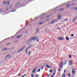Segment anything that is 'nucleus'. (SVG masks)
<instances>
[{
	"label": "nucleus",
	"instance_id": "nucleus-1",
	"mask_svg": "<svg viewBox=\"0 0 77 77\" xmlns=\"http://www.w3.org/2000/svg\"><path fill=\"white\" fill-rule=\"evenodd\" d=\"M63 63L61 62L60 63V65H59V67L60 69H62L63 67Z\"/></svg>",
	"mask_w": 77,
	"mask_h": 77
},
{
	"label": "nucleus",
	"instance_id": "nucleus-2",
	"mask_svg": "<svg viewBox=\"0 0 77 77\" xmlns=\"http://www.w3.org/2000/svg\"><path fill=\"white\" fill-rule=\"evenodd\" d=\"M38 36H37L35 37H33L30 39V41H32V40H33V41H35V39H37L38 38Z\"/></svg>",
	"mask_w": 77,
	"mask_h": 77
},
{
	"label": "nucleus",
	"instance_id": "nucleus-3",
	"mask_svg": "<svg viewBox=\"0 0 77 77\" xmlns=\"http://www.w3.org/2000/svg\"><path fill=\"white\" fill-rule=\"evenodd\" d=\"M56 22H57V20L55 19L52 21L50 23L51 24H53V23H56Z\"/></svg>",
	"mask_w": 77,
	"mask_h": 77
},
{
	"label": "nucleus",
	"instance_id": "nucleus-4",
	"mask_svg": "<svg viewBox=\"0 0 77 77\" xmlns=\"http://www.w3.org/2000/svg\"><path fill=\"white\" fill-rule=\"evenodd\" d=\"M32 46H33L32 45H31V46H29V47L27 48L26 49V51H26V53H27V50H28V49L29 48H30V47H32Z\"/></svg>",
	"mask_w": 77,
	"mask_h": 77
},
{
	"label": "nucleus",
	"instance_id": "nucleus-5",
	"mask_svg": "<svg viewBox=\"0 0 77 77\" xmlns=\"http://www.w3.org/2000/svg\"><path fill=\"white\" fill-rule=\"evenodd\" d=\"M26 47V46H24L20 50V51H22L24 50V49Z\"/></svg>",
	"mask_w": 77,
	"mask_h": 77
},
{
	"label": "nucleus",
	"instance_id": "nucleus-6",
	"mask_svg": "<svg viewBox=\"0 0 77 77\" xmlns=\"http://www.w3.org/2000/svg\"><path fill=\"white\" fill-rule=\"evenodd\" d=\"M72 60H71L69 62V65H72Z\"/></svg>",
	"mask_w": 77,
	"mask_h": 77
},
{
	"label": "nucleus",
	"instance_id": "nucleus-7",
	"mask_svg": "<svg viewBox=\"0 0 77 77\" xmlns=\"http://www.w3.org/2000/svg\"><path fill=\"white\" fill-rule=\"evenodd\" d=\"M59 40H63L64 39V38L63 37H60L59 38Z\"/></svg>",
	"mask_w": 77,
	"mask_h": 77
},
{
	"label": "nucleus",
	"instance_id": "nucleus-8",
	"mask_svg": "<svg viewBox=\"0 0 77 77\" xmlns=\"http://www.w3.org/2000/svg\"><path fill=\"white\" fill-rule=\"evenodd\" d=\"M36 68H34V69H33L32 70L33 73H35V71H36Z\"/></svg>",
	"mask_w": 77,
	"mask_h": 77
},
{
	"label": "nucleus",
	"instance_id": "nucleus-9",
	"mask_svg": "<svg viewBox=\"0 0 77 77\" xmlns=\"http://www.w3.org/2000/svg\"><path fill=\"white\" fill-rule=\"evenodd\" d=\"M61 17V15H59L58 16V20H60Z\"/></svg>",
	"mask_w": 77,
	"mask_h": 77
},
{
	"label": "nucleus",
	"instance_id": "nucleus-10",
	"mask_svg": "<svg viewBox=\"0 0 77 77\" xmlns=\"http://www.w3.org/2000/svg\"><path fill=\"white\" fill-rule=\"evenodd\" d=\"M72 73L73 74L72 75H74L75 74V72L74 71H72Z\"/></svg>",
	"mask_w": 77,
	"mask_h": 77
},
{
	"label": "nucleus",
	"instance_id": "nucleus-11",
	"mask_svg": "<svg viewBox=\"0 0 77 77\" xmlns=\"http://www.w3.org/2000/svg\"><path fill=\"white\" fill-rule=\"evenodd\" d=\"M46 67L48 68H51L50 66H48V64H46Z\"/></svg>",
	"mask_w": 77,
	"mask_h": 77
},
{
	"label": "nucleus",
	"instance_id": "nucleus-12",
	"mask_svg": "<svg viewBox=\"0 0 77 77\" xmlns=\"http://www.w3.org/2000/svg\"><path fill=\"white\" fill-rule=\"evenodd\" d=\"M8 57H9V55H8L6 57H5V60H7V58H8Z\"/></svg>",
	"mask_w": 77,
	"mask_h": 77
},
{
	"label": "nucleus",
	"instance_id": "nucleus-13",
	"mask_svg": "<svg viewBox=\"0 0 77 77\" xmlns=\"http://www.w3.org/2000/svg\"><path fill=\"white\" fill-rule=\"evenodd\" d=\"M66 39L67 41H69V38H68V37H66Z\"/></svg>",
	"mask_w": 77,
	"mask_h": 77
},
{
	"label": "nucleus",
	"instance_id": "nucleus-14",
	"mask_svg": "<svg viewBox=\"0 0 77 77\" xmlns=\"http://www.w3.org/2000/svg\"><path fill=\"white\" fill-rule=\"evenodd\" d=\"M9 3H10V2H7V3H6V5H7L8 6L9 5Z\"/></svg>",
	"mask_w": 77,
	"mask_h": 77
},
{
	"label": "nucleus",
	"instance_id": "nucleus-15",
	"mask_svg": "<svg viewBox=\"0 0 77 77\" xmlns=\"http://www.w3.org/2000/svg\"><path fill=\"white\" fill-rule=\"evenodd\" d=\"M65 77V74H63L62 75V77Z\"/></svg>",
	"mask_w": 77,
	"mask_h": 77
},
{
	"label": "nucleus",
	"instance_id": "nucleus-16",
	"mask_svg": "<svg viewBox=\"0 0 77 77\" xmlns=\"http://www.w3.org/2000/svg\"><path fill=\"white\" fill-rule=\"evenodd\" d=\"M69 56L70 59H71V55H69Z\"/></svg>",
	"mask_w": 77,
	"mask_h": 77
},
{
	"label": "nucleus",
	"instance_id": "nucleus-17",
	"mask_svg": "<svg viewBox=\"0 0 77 77\" xmlns=\"http://www.w3.org/2000/svg\"><path fill=\"white\" fill-rule=\"evenodd\" d=\"M70 76H71V74H67L68 77H70Z\"/></svg>",
	"mask_w": 77,
	"mask_h": 77
},
{
	"label": "nucleus",
	"instance_id": "nucleus-18",
	"mask_svg": "<svg viewBox=\"0 0 77 77\" xmlns=\"http://www.w3.org/2000/svg\"><path fill=\"white\" fill-rule=\"evenodd\" d=\"M5 4H6V1H4L3 3V5H5Z\"/></svg>",
	"mask_w": 77,
	"mask_h": 77
},
{
	"label": "nucleus",
	"instance_id": "nucleus-19",
	"mask_svg": "<svg viewBox=\"0 0 77 77\" xmlns=\"http://www.w3.org/2000/svg\"><path fill=\"white\" fill-rule=\"evenodd\" d=\"M68 20V19H66L65 20L63 21H67Z\"/></svg>",
	"mask_w": 77,
	"mask_h": 77
},
{
	"label": "nucleus",
	"instance_id": "nucleus-20",
	"mask_svg": "<svg viewBox=\"0 0 77 77\" xmlns=\"http://www.w3.org/2000/svg\"><path fill=\"white\" fill-rule=\"evenodd\" d=\"M31 77H34L33 76V73H31Z\"/></svg>",
	"mask_w": 77,
	"mask_h": 77
},
{
	"label": "nucleus",
	"instance_id": "nucleus-21",
	"mask_svg": "<svg viewBox=\"0 0 77 77\" xmlns=\"http://www.w3.org/2000/svg\"><path fill=\"white\" fill-rule=\"evenodd\" d=\"M39 29H37L36 32H38V31H39Z\"/></svg>",
	"mask_w": 77,
	"mask_h": 77
},
{
	"label": "nucleus",
	"instance_id": "nucleus-22",
	"mask_svg": "<svg viewBox=\"0 0 77 77\" xmlns=\"http://www.w3.org/2000/svg\"><path fill=\"white\" fill-rule=\"evenodd\" d=\"M6 50H7V48H5L3 49V51H6Z\"/></svg>",
	"mask_w": 77,
	"mask_h": 77
},
{
	"label": "nucleus",
	"instance_id": "nucleus-23",
	"mask_svg": "<svg viewBox=\"0 0 77 77\" xmlns=\"http://www.w3.org/2000/svg\"><path fill=\"white\" fill-rule=\"evenodd\" d=\"M66 63H67V61H65V63H64V65H66Z\"/></svg>",
	"mask_w": 77,
	"mask_h": 77
},
{
	"label": "nucleus",
	"instance_id": "nucleus-24",
	"mask_svg": "<svg viewBox=\"0 0 77 77\" xmlns=\"http://www.w3.org/2000/svg\"><path fill=\"white\" fill-rule=\"evenodd\" d=\"M50 72H53V70L51 69L50 70Z\"/></svg>",
	"mask_w": 77,
	"mask_h": 77
},
{
	"label": "nucleus",
	"instance_id": "nucleus-25",
	"mask_svg": "<svg viewBox=\"0 0 77 77\" xmlns=\"http://www.w3.org/2000/svg\"><path fill=\"white\" fill-rule=\"evenodd\" d=\"M74 36V34H72L71 35V37H73V36Z\"/></svg>",
	"mask_w": 77,
	"mask_h": 77
},
{
	"label": "nucleus",
	"instance_id": "nucleus-26",
	"mask_svg": "<svg viewBox=\"0 0 77 77\" xmlns=\"http://www.w3.org/2000/svg\"><path fill=\"white\" fill-rule=\"evenodd\" d=\"M26 75V74H25V75H23V76H21V77H24V76H25Z\"/></svg>",
	"mask_w": 77,
	"mask_h": 77
},
{
	"label": "nucleus",
	"instance_id": "nucleus-27",
	"mask_svg": "<svg viewBox=\"0 0 77 77\" xmlns=\"http://www.w3.org/2000/svg\"><path fill=\"white\" fill-rule=\"evenodd\" d=\"M55 74H56V72L55 71L54 72L53 75L54 76V75H55Z\"/></svg>",
	"mask_w": 77,
	"mask_h": 77
},
{
	"label": "nucleus",
	"instance_id": "nucleus-28",
	"mask_svg": "<svg viewBox=\"0 0 77 77\" xmlns=\"http://www.w3.org/2000/svg\"><path fill=\"white\" fill-rule=\"evenodd\" d=\"M72 70H73V71H75V69L73 68V69H72Z\"/></svg>",
	"mask_w": 77,
	"mask_h": 77
},
{
	"label": "nucleus",
	"instance_id": "nucleus-29",
	"mask_svg": "<svg viewBox=\"0 0 77 77\" xmlns=\"http://www.w3.org/2000/svg\"><path fill=\"white\" fill-rule=\"evenodd\" d=\"M3 10L2 9H0V12H2Z\"/></svg>",
	"mask_w": 77,
	"mask_h": 77
},
{
	"label": "nucleus",
	"instance_id": "nucleus-30",
	"mask_svg": "<svg viewBox=\"0 0 77 77\" xmlns=\"http://www.w3.org/2000/svg\"><path fill=\"white\" fill-rule=\"evenodd\" d=\"M40 71H41V70L40 69H39L38 70V72H40Z\"/></svg>",
	"mask_w": 77,
	"mask_h": 77
},
{
	"label": "nucleus",
	"instance_id": "nucleus-31",
	"mask_svg": "<svg viewBox=\"0 0 77 77\" xmlns=\"http://www.w3.org/2000/svg\"><path fill=\"white\" fill-rule=\"evenodd\" d=\"M62 10H63V9L62 8L59 11H62Z\"/></svg>",
	"mask_w": 77,
	"mask_h": 77
},
{
	"label": "nucleus",
	"instance_id": "nucleus-32",
	"mask_svg": "<svg viewBox=\"0 0 77 77\" xmlns=\"http://www.w3.org/2000/svg\"><path fill=\"white\" fill-rule=\"evenodd\" d=\"M26 22L27 23H26L25 24V25H27V24H28V23H28V22H27V21H26Z\"/></svg>",
	"mask_w": 77,
	"mask_h": 77
},
{
	"label": "nucleus",
	"instance_id": "nucleus-33",
	"mask_svg": "<svg viewBox=\"0 0 77 77\" xmlns=\"http://www.w3.org/2000/svg\"><path fill=\"white\" fill-rule=\"evenodd\" d=\"M37 42H39V39L37 38L36 39Z\"/></svg>",
	"mask_w": 77,
	"mask_h": 77
},
{
	"label": "nucleus",
	"instance_id": "nucleus-34",
	"mask_svg": "<svg viewBox=\"0 0 77 77\" xmlns=\"http://www.w3.org/2000/svg\"><path fill=\"white\" fill-rule=\"evenodd\" d=\"M39 75H35V77H38Z\"/></svg>",
	"mask_w": 77,
	"mask_h": 77
},
{
	"label": "nucleus",
	"instance_id": "nucleus-35",
	"mask_svg": "<svg viewBox=\"0 0 77 77\" xmlns=\"http://www.w3.org/2000/svg\"><path fill=\"white\" fill-rule=\"evenodd\" d=\"M38 18V17H35V20H36V19H37Z\"/></svg>",
	"mask_w": 77,
	"mask_h": 77
},
{
	"label": "nucleus",
	"instance_id": "nucleus-36",
	"mask_svg": "<svg viewBox=\"0 0 77 77\" xmlns=\"http://www.w3.org/2000/svg\"><path fill=\"white\" fill-rule=\"evenodd\" d=\"M15 11H16L15 10H13L12 11H11V12H15Z\"/></svg>",
	"mask_w": 77,
	"mask_h": 77
},
{
	"label": "nucleus",
	"instance_id": "nucleus-37",
	"mask_svg": "<svg viewBox=\"0 0 77 77\" xmlns=\"http://www.w3.org/2000/svg\"><path fill=\"white\" fill-rule=\"evenodd\" d=\"M17 38H20V36H18L17 37Z\"/></svg>",
	"mask_w": 77,
	"mask_h": 77
},
{
	"label": "nucleus",
	"instance_id": "nucleus-38",
	"mask_svg": "<svg viewBox=\"0 0 77 77\" xmlns=\"http://www.w3.org/2000/svg\"><path fill=\"white\" fill-rule=\"evenodd\" d=\"M70 5H69V4L67 5L66 6H69Z\"/></svg>",
	"mask_w": 77,
	"mask_h": 77
},
{
	"label": "nucleus",
	"instance_id": "nucleus-39",
	"mask_svg": "<svg viewBox=\"0 0 77 77\" xmlns=\"http://www.w3.org/2000/svg\"><path fill=\"white\" fill-rule=\"evenodd\" d=\"M77 19V17H76L74 19H75V20H76V19Z\"/></svg>",
	"mask_w": 77,
	"mask_h": 77
},
{
	"label": "nucleus",
	"instance_id": "nucleus-40",
	"mask_svg": "<svg viewBox=\"0 0 77 77\" xmlns=\"http://www.w3.org/2000/svg\"><path fill=\"white\" fill-rule=\"evenodd\" d=\"M43 68H44V67L42 66L41 68V69H43Z\"/></svg>",
	"mask_w": 77,
	"mask_h": 77
},
{
	"label": "nucleus",
	"instance_id": "nucleus-41",
	"mask_svg": "<svg viewBox=\"0 0 77 77\" xmlns=\"http://www.w3.org/2000/svg\"><path fill=\"white\" fill-rule=\"evenodd\" d=\"M58 71H61V70L59 69H58Z\"/></svg>",
	"mask_w": 77,
	"mask_h": 77
},
{
	"label": "nucleus",
	"instance_id": "nucleus-42",
	"mask_svg": "<svg viewBox=\"0 0 77 77\" xmlns=\"http://www.w3.org/2000/svg\"><path fill=\"white\" fill-rule=\"evenodd\" d=\"M64 73H65V72H66V70L65 69L64 70Z\"/></svg>",
	"mask_w": 77,
	"mask_h": 77
},
{
	"label": "nucleus",
	"instance_id": "nucleus-43",
	"mask_svg": "<svg viewBox=\"0 0 77 77\" xmlns=\"http://www.w3.org/2000/svg\"><path fill=\"white\" fill-rule=\"evenodd\" d=\"M30 53H31V52H29V54H28V55H29L30 54Z\"/></svg>",
	"mask_w": 77,
	"mask_h": 77
},
{
	"label": "nucleus",
	"instance_id": "nucleus-44",
	"mask_svg": "<svg viewBox=\"0 0 77 77\" xmlns=\"http://www.w3.org/2000/svg\"><path fill=\"white\" fill-rule=\"evenodd\" d=\"M54 69L55 71H56V68L55 67H54Z\"/></svg>",
	"mask_w": 77,
	"mask_h": 77
},
{
	"label": "nucleus",
	"instance_id": "nucleus-45",
	"mask_svg": "<svg viewBox=\"0 0 77 77\" xmlns=\"http://www.w3.org/2000/svg\"><path fill=\"white\" fill-rule=\"evenodd\" d=\"M75 19H74L73 20V21H75Z\"/></svg>",
	"mask_w": 77,
	"mask_h": 77
},
{
	"label": "nucleus",
	"instance_id": "nucleus-46",
	"mask_svg": "<svg viewBox=\"0 0 77 77\" xmlns=\"http://www.w3.org/2000/svg\"><path fill=\"white\" fill-rule=\"evenodd\" d=\"M42 24V22H41V23H39V24Z\"/></svg>",
	"mask_w": 77,
	"mask_h": 77
},
{
	"label": "nucleus",
	"instance_id": "nucleus-47",
	"mask_svg": "<svg viewBox=\"0 0 77 77\" xmlns=\"http://www.w3.org/2000/svg\"><path fill=\"white\" fill-rule=\"evenodd\" d=\"M54 77V75H52L51 77Z\"/></svg>",
	"mask_w": 77,
	"mask_h": 77
},
{
	"label": "nucleus",
	"instance_id": "nucleus-48",
	"mask_svg": "<svg viewBox=\"0 0 77 77\" xmlns=\"http://www.w3.org/2000/svg\"><path fill=\"white\" fill-rule=\"evenodd\" d=\"M8 9V8H6V10H7Z\"/></svg>",
	"mask_w": 77,
	"mask_h": 77
},
{
	"label": "nucleus",
	"instance_id": "nucleus-49",
	"mask_svg": "<svg viewBox=\"0 0 77 77\" xmlns=\"http://www.w3.org/2000/svg\"><path fill=\"white\" fill-rule=\"evenodd\" d=\"M8 44H9V43H8L7 44V45H8Z\"/></svg>",
	"mask_w": 77,
	"mask_h": 77
},
{
	"label": "nucleus",
	"instance_id": "nucleus-50",
	"mask_svg": "<svg viewBox=\"0 0 77 77\" xmlns=\"http://www.w3.org/2000/svg\"><path fill=\"white\" fill-rule=\"evenodd\" d=\"M75 9L76 10H77V8H75Z\"/></svg>",
	"mask_w": 77,
	"mask_h": 77
},
{
	"label": "nucleus",
	"instance_id": "nucleus-51",
	"mask_svg": "<svg viewBox=\"0 0 77 77\" xmlns=\"http://www.w3.org/2000/svg\"><path fill=\"white\" fill-rule=\"evenodd\" d=\"M57 29H60V28H57Z\"/></svg>",
	"mask_w": 77,
	"mask_h": 77
},
{
	"label": "nucleus",
	"instance_id": "nucleus-52",
	"mask_svg": "<svg viewBox=\"0 0 77 77\" xmlns=\"http://www.w3.org/2000/svg\"><path fill=\"white\" fill-rule=\"evenodd\" d=\"M44 15V14H42V15Z\"/></svg>",
	"mask_w": 77,
	"mask_h": 77
},
{
	"label": "nucleus",
	"instance_id": "nucleus-53",
	"mask_svg": "<svg viewBox=\"0 0 77 77\" xmlns=\"http://www.w3.org/2000/svg\"><path fill=\"white\" fill-rule=\"evenodd\" d=\"M49 75H48V76H49Z\"/></svg>",
	"mask_w": 77,
	"mask_h": 77
},
{
	"label": "nucleus",
	"instance_id": "nucleus-54",
	"mask_svg": "<svg viewBox=\"0 0 77 77\" xmlns=\"http://www.w3.org/2000/svg\"><path fill=\"white\" fill-rule=\"evenodd\" d=\"M14 37V36H12V38H13Z\"/></svg>",
	"mask_w": 77,
	"mask_h": 77
},
{
	"label": "nucleus",
	"instance_id": "nucleus-55",
	"mask_svg": "<svg viewBox=\"0 0 77 77\" xmlns=\"http://www.w3.org/2000/svg\"><path fill=\"white\" fill-rule=\"evenodd\" d=\"M42 77H44V76H42Z\"/></svg>",
	"mask_w": 77,
	"mask_h": 77
},
{
	"label": "nucleus",
	"instance_id": "nucleus-56",
	"mask_svg": "<svg viewBox=\"0 0 77 77\" xmlns=\"http://www.w3.org/2000/svg\"><path fill=\"white\" fill-rule=\"evenodd\" d=\"M18 76H20V74H19Z\"/></svg>",
	"mask_w": 77,
	"mask_h": 77
},
{
	"label": "nucleus",
	"instance_id": "nucleus-57",
	"mask_svg": "<svg viewBox=\"0 0 77 77\" xmlns=\"http://www.w3.org/2000/svg\"><path fill=\"white\" fill-rule=\"evenodd\" d=\"M20 37H21V35H20Z\"/></svg>",
	"mask_w": 77,
	"mask_h": 77
},
{
	"label": "nucleus",
	"instance_id": "nucleus-58",
	"mask_svg": "<svg viewBox=\"0 0 77 77\" xmlns=\"http://www.w3.org/2000/svg\"><path fill=\"white\" fill-rule=\"evenodd\" d=\"M20 75H21V74H20Z\"/></svg>",
	"mask_w": 77,
	"mask_h": 77
},
{
	"label": "nucleus",
	"instance_id": "nucleus-59",
	"mask_svg": "<svg viewBox=\"0 0 77 77\" xmlns=\"http://www.w3.org/2000/svg\"><path fill=\"white\" fill-rule=\"evenodd\" d=\"M42 18H41V19H42Z\"/></svg>",
	"mask_w": 77,
	"mask_h": 77
}]
</instances>
